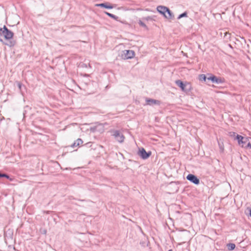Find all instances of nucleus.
Listing matches in <instances>:
<instances>
[{"instance_id": "26", "label": "nucleus", "mask_w": 251, "mask_h": 251, "mask_svg": "<svg viewBox=\"0 0 251 251\" xmlns=\"http://www.w3.org/2000/svg\"><path fill=\"white\" fill-rule=\"evenodd\" d=\"M249 212V215L251 217V208H250Z\"/></svg>"}, {"instance_id": "15", "label": "nucleus", "mask_w": 251, "mask_h": 251, "mask_svg": "<svg viewBox=\"0 0 251 251\" xmlns=\"http://www.w3.org/2000/svg\"><path fill=\"white\" fill-rule=\"evenodd\" d=\"M207 78L208 77H206V76L204 74L200 75L199 76V79L201 81H203L205 82H207Z\"/></svg>"}, {"instance_id": "24", "label": "nucleus", "mask_w": 251, "mask_h": 251, "mask_svg": "<svg viewBox=\"0 0 251 251\" xmlns=\"http://www.w3.org/2000/svg\"><path fill=\"white\" fill-rule=\"evenodd\" d=\"M2 177L6 178L7 179H10V176L7 174L5 173H2Z\"/></svg>"}, {"instance_id": "28", "label": "nucleus", "mask_w": 251, "mask_h": 251, "mask_svg": "<svg viewBox=\"0 0 251 251\" xmlns=\"http://www.w3.org/2000/svg\"><path fill=\"white\" fill-rule=\"evenodd\" d=\"M227 34H228L229 35H230V34H228V33H227V32L225 33V37H227Z\"/></svg>"}, {"instance_id": "23", "label": "nucleus", "mask_w": 251, "mask_h": 251, "mask_svg": "<svg viewBox=\"0 0 251 251\" xmlns=\"http://www.w3.org/2000/svg\"><path fill=\"white\" fill-rule=\"evenodd\" d=\"M229 134L230 136L234 137V139L236 138V136L237 134L235 132H230L229 133Z\"/></svg>"}, {"instance_id": "29", "label": "nucleus", "mask_w": 251, "mask_h": 251, "mask_svg": "<svg viewBox=\"0 0 251 251\" xmlns=\"http://www.w3.org/2000/svg\"><path fill=\"white\" fill-rule=\"evenodd\" d=\"M146 19L147 20H149V19H151V18L150 17H148Z\"/></svg>"}, {"instance_id": "4", "label": "nucleus", "mask_w": 251, "mask_h": 251, "mask_svg": "<svg viewBox=\"0 0 251 251\" xmlns=\"http://www.w3.org/2000/svg\"><path fill=\"white\" fill-rule=\"evenodd\" d=\"M2 33L5 39L6 40L11 39L14 35V33L9 30L5 25L3 26Z\"/></svg>"}, {"instance_id": "8", "label": "nucleus", "mask_w": 251, "mask_h": 251, "mask_svg": "<svg viewBox=\"0 0 251 251\" xmlns=\"http://www.w3.org/2000/svg\"><path fill=\"white\" fill-rule=\"evenodd\" d=\"M95 6L97 7L104 8L106 9H112L114 7L112 4L108 2L96 4Z\"/></svg>"}, {"instance_id": "19", "label": "nucleus", "mask_w": 251, "mask_h": 251, "mask_svg": "<svg viewBox=\"0 0 251 251\" xmlns=\"http://www.w3.org/2000/svg\"><path fill=\"white\" fill-rule=\"evenodd\" d=\"M228 249L230 251L233 250L235 248V245L233 243H229L227 245Z\"/></svg>"}, {"instance_id": "2", "label": "nucleus", "mask_w": 251, "mask_h": 251, "mask_svg": "<svg viewBox=\"0 0 251 251\" xmlns=\"http://www.w3.org/2000/svg\"><path fill=\"white\" fill-rule=\"evenodd\" d=\"M112 135L114 137L115 139L117 142L120 143H123L125 139L124 135L119 130H113Z\"/></svg>"}, {"instance_id": "6", "label": "nucleus", "mask_w": 251, "mask_h": 251, "mask_svg": "<svg viewBox=\"0 0 251 251\" xmlns=\"http://www.w3.org/2000/svg\"><path fill=\"white\" fill-rule=\"evenodd\" d=\"M186 179L195 185H198L200 183V179L193 174L188 175Z\"/></svg>"}, {"instance_id": "9", "label": "nucleus", "mask_w": 251, "mask_h": 251, "mask_svg": "<svg viewBox=\"0 0 251 251\" xmlns=\"http://www.w3.org/2000/svg\"><path fill=\"white\" fill-rule=\"evenodd\" d=\"M147 104L150 105H152L153 104L160 105V101L152 99L147 98L146 99Z\"/></svg>"}, {"instance_id": "25", "label": "nucleus", "mask_w": 251, "mask_h": 251, "mask_svg": "<svg viewBox=\"0 0 251 251\" xmlns=\"http://www.w3.org/2000/svg\"><path fill=\"white\" fill-rule=\"evenodd\" d=\"M17 85H18V88L19 89V90L20 91H21L22 90V87L23 86L21 82H18L17 83Z\"/></svg>"}, {"instance_id": "21", "label": "nucleus", "mask_w": 251, "mask_h": 251, "mask_svg": "<svg viewBox=\"0 0 251 251\" xmlns=\"http://www.w3.org/2000/svg\"><path fill=\"white\" fill-rule=\"evenodd\" d=\"M244 148L246 149H251V143L248 141L246 144H245Z\"/></svg>"}, {"instance_id": "16", "label": "nucleus", "mask_w": 251, "mask_h": 251, "mask_svg": "<svg viewBox=\"0 0 251 251\" xmlns=\"http://www.w3.org/2000/svg\"><path fill=\"white\" fill-rule=\"evenodd\" d=\"M248 141H249L248 138L244 137V140H242V141L240 142V143H239L238 144L239 145H241L242 146V147L244 148L245 144H246V143L248 142Z\"/></svg>"}, {"instance_id": "20", "label": "nucleus", "mask_w": 251, "mask_h": 251, "mask_svg": "<svg viewBox=\"0 0 251 251\" xmlns=\"http://www.w3.org/2000/svg\"><path fill=\"white\" fill-rule=\"evenodd\" d=\"M187 13L186 12H184L183 13H182V14H180L177 19H181L183 17H187Z\"/></svg>"}, {"instance_id": "5", "label": "nucleus", "mask_w": 251, "mask_h": 251, "mask_svg": "<svg viewBox=\"0 0 251 251\" xmlns=\"http://www.w3.org/2000/svg\"><path fill=\"white\" fill-rule=\"evenodd\" d=\"M151 151L147 152L145 149L143 148H142L141 149H139V151L138 152V155H139L141 158L143 159H146L148 158L151 155Z\"/></svg>"}, {"instance_id": "13", "label": "nucleus", "mask_w": 251, "mask_h": 251, "mask_svg": "<svg viewBox=\"0 0 251 251\" xmlns=\"http://www.w3.org/2000/svg\"><path fill=\"white\" fill-rule=\"evenodd\" d=\"M4 44L9 47H12L16 44V41L13 40H9L7 42L4 43Z\"/></svg>"}, {"instance_id": "18", "label": "nucleus", "mask_w": 251, "mask_h": 251, "mask_svg": "<svg viewBox=\"0 0 251 251\" xmlns=\"http://www.w3.org/2000/svg\"><path fill=\"white\" fill-rule=\"evenodd\" d=\"M244 137L241 135L237 134L236 136V138L235 139L237 140L238 141V144L240 143V142L242 141V140H244Z\"/></svg>"}, {"instance_id": "17", "label": "nucleus", "mask_w": 251, "mask_h": 251, "mask_svg": "<svg viewBox=\"0 0 251 251\" xmlns=\"http://www.w3.org/2000/svg\"><path fill=\"white\" fill-rule=\"evenodd\" d=\"M244 137L241 135L237 134L236 136V138L235 139L237 140L238 141V144L240 143V142L242 141V140H244Z\"/></svg>"}, {"instance_id": "30", "label": "nucleus", "mask_w": 251, "mask_h": 251, "mask_svg": "<svg viewBox=\"0 0 251 251\" xmlns=\"http://www.w3.org/2000/svg\"><path fill=\"white\" fill-rule=\"evenodd\" d=\"M168 251H173L172 249H170Z\"/></svg>"}, {"instance_id": "14", "label": "nucleus", "mask_w": 251, "mask_h": 251, "mask_svg": "<svg viewBox=\"0 0 251 251\" xmlns=\"http://www.w3.org/2000/svg\"><path fill=\"white\" fill-rule=\"evenodd\" d=\"M104 13L107 15V16H108L109 17L116 20V21H119L118 20V19H119V17L113 14H111V13H110L108 12H106V11H105L104 12Z\"/></svg>"}, {"instance_id": "22", "label": "nucleus", "mask_w": 251, "mask_h": 251, "mask_svg": "<svg viewBox=\"0 0 251 251\" xmlns=\"http://www.w3.org/2000/svg\"><path fill=\"white\" fill-rule=\"evenodd\" d=\"M138 23H139V25H140V26H142V27H145V28H147V29L148 28H147V25H145V24L144 22H143L142 21L139 20V21Z\"/></svg>"}, {"instance_id": "27", "label": "nucleus", "mask_w": 251, "mask_h": 251, "mask_svg": "<svg viewBox=\"0 0 251 251\" xmlns=\"http://www.w3.org/2000/svg\"><path fill=\"white\" fill-rule=\"evenodd\" d=\"M2 177V173L0 171V178Z\"/></svg>"}, {"instance_id": "11", "label": "nucleus", "mask_w": 251, "mask_h": 251, "mask_svg": "<svg viewBox=\"0 0 251 251\" xmlns=\"http://www.w3.org/2000/svg\"><path fill=\"white\" fill-rule=\"evenodd\" d=\"M83 143V141L80 138H78L72 145L73 148L77 147Z\"/></svg>"}, {"instance_id": "12", "label": "nucleus", "mask_w": 251, "mask_h": 251, "mask_svg": "<svg viewBox=\"0 0 251 251\" xmlns=\"http://www.w3.org/2000/svg\"><path fill=\"white\" fill-rule=\"evenodd\" d=\"M164 17L168 19H171L174 17V15L173 14V13L171 12V11L169 9V8H168V10L164 16Z\"/></svg>"}, {"instance_id": "1", "label": "nucleus", "mask_w": 251, "mask_h": 251, "mask_svg": "<svg viewBox=\"0 0 251 251\" xmlns=\"http://www.w3.org/2000/svg\"><path fill=\"white\" fill-rule=\"evenodd\" d=\"M175 83L176 85L180 87L182 91L185 92H188L191 89V85L190 83H184L181 80L178 79L176 80Z\"/></svg>"}, {"instance_id": "3", "label": "nucleus", "mask_w": 251, "mask_h": 251, "mask_svg": "<svg viewBox=\"0 0 251 251\" xmlns=\"http://www.w3.org/2000/svg\"><path fill=\"white\" fill-rule=\"evenodd\" d=\"M135 55V52L132 50H125L123 51L122 57L124 59H131Z\"/></svg>"}, {"instance_id": "10", "label": "nucleus", "mask_w": 251, "mask_h": 251, "mask_svg": "<svg viewBox=\"0 0 251 251\" xmlns=\"http://www.w3.org/2000/svg\"><path fill=\"white\" fill-rule=\"evenodd\" d=\"M157 10L159 13L162 14L164 16L168 10V7L161 5L158 6L157 7Z\"/></svg>"}, {"instance_id": "7", "label": "nucleus", "mask_w": 251, "mask_h": 251, "mask_svg": "<svg viewBox=\"0 0 251 251\" xmlns=\"http://www.w3.org/2000/svg\"><path fill=\"white\" fill-rule=\"evenodd\" d=\"M209 80L211 81L212 83L216 84H221L224 82L221 78L217 77L215 75H212L207 78V81Z\"/></svg>"}]
</instances>
